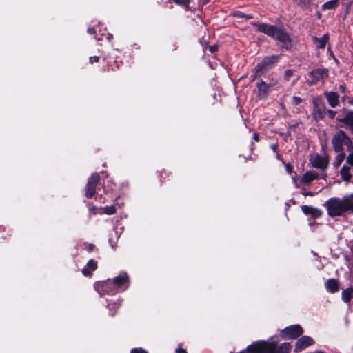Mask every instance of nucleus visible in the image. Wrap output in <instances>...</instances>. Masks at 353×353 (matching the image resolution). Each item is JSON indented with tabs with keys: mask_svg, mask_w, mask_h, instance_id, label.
Returning a JSON list of instances; mask_svg holds the SVG:
<instances>
[{
	"mask_svg": "<svg viewBox=\"0 0 353 353\" xmlns=\"http://www.w3.org/2000/svg\"><path fill=\"white\" fill-rule=\"evenodd\" d=\"M247 353H248V351L247 350Z\"/></svg>",
	"mask_w": 353,
	"mask_h": 353,
	"instance_id": "55",
	"label": "nucleus"
},
{
	"mask_svg": "<svg viewBox=\"0 0 353 353\" xmlns=\"http://www.w3.org/2000/svg\"><path fill=\"white\" fill-rule=\"evenodd\" d=\"M277 343L274 341H260L247 348L248 353H276Z\"/></svg>",
	"mask_w": 353,
	"mask_h": 353,
	"instance_id": "2",
	"label": "nucleus"
},
{
	"mask_svg": "<svg viewBox=\"0 0 353 353\" xmlns=\"http://www.w3.org/2000/svg\"><path fill=\"white\" fill-rule=\"evenodd\" d=\"M292 181H293L294 183H295V184L296 183V180L294 177H292Z\"/></svg>",
	"mask_w": 353,
	"mask_h": 353,
	"instance_id": "50",
	"label": "nucleus"
},
{
	"mask_svg": "<svg viewBox=\"0 0 353 353\" xmlns=\"http://www.w3.org/2000/svg\"><path fill=\"white\" fill-rule=\"evenodd\" d=\"M99 60V58L97 56H93V57H90V62L91 63H92L94 62H98Z\"/></svg>",
	"mask_w": 353,
	"mask_h": 353,
	"instance_id": "35",
	"label": "nucleus"
},
{
	"mask_svg": "<svg viewBox=\"0 0 353 353\" xmlns=\"http://www.w3.org/2000/svg\"><path fill=\"white\" fill-rule=\"evenodd\" d=\"M88 32L90 34H94L96 32V30L93 28H90L88 29Z\"/></svg>",
	"mask_w": 353,
	"mask_h": 353,
	"instance_id": "42",
	"label": "nucleus"
},
{
	"mask_svg": "<svg viewBox=\"0 0 353 353\" xmlns=\"http://www.w3.org/2000/svg\"><path fill=\"white\" fill-rule=\"evenodd\" d=\"M234 16L237 17H240V18H242V17H244L245 16V14L241 12H236L234 13Z\"/></svg>",
	"mask_w": 353,
	"mask_h": 353,
	"instance_id": "38",
	"label": "nucleus"
},
{
	"mask_svg": "<svg viewBox=\"0 0 353 353\" xmlns=\"http://www.w3.org/2000/svg\"><path fill=\"white\" fill-rule=\"evenodd\" d=\"M325 114V108H321V107L314 108L313 111V118L316 121H319L321 119Z\"/></svg>",
	"mask_w": 353,
	"mask_h": 353,
	"instance_id": "24",
	"label": "nucleus"
},
{
	"mask_svg": "<svg viewBox=\"0 0 353 353\" xmlns=\"http://www.w3.org/2000/svg\"><path fill=\"white\" fill-rule=\"evenodd\" d=\"M217 48H218V46H216V45L211 46L210 47V51L212 53H213V52H214L215 51H216V50H217Z\"/></svg>",
	"mask_w": 353,
	"mask_h": 353,
	"instance_id": "37",
	"label": "nucleus"
},
{
	"mask_svg": "<svg viewBox=\"0 0 353 353\" xmlns=\"http://www.w3.org/2000/svg\"><path fill=\"white\" fill-rule=\"evenodd\" d=\"M350 167L351 166L348 165L347 164H345L341 169V176L344 181H348L351 179L352 175L349 171Z\"/></svg>",
	"mask_w": 353,
	"mask_h": 353,
	"instance_id": "22",
	"label": "nucleus"
},
{
	"mask_svg": "<svg viewBox=\"0 0 353 353\" xmlns=\"http://www.w3.org/2000/svg\"><path fill=\"white\" fill-rule=\"evenodd\" d=\"M301 210L305 214L311 215L314 218L320 217L322 214L320 210L309 205L302 206Z\"/></svg>",
	"mask_w": 353,
	"mask_h": 353,
	"instance_id": "15",
	"label": "nucleus"
},
{
	"mask_svg": "<svg viewBox=\"0 0 353 353\" xmlns=\"http://www.w3.org/2000/svg\"><path fill=\"white\" fill-rule=\"evenodd\" d=\"M313 344H314V340L312 338L307 336H302L296 342L294 352H300Z\"/></svg>",
	"mask_w": 353,
	"mask_h": 353,
	"instance_id": "10",
	"label": "nucleus"
},
{
	"mask_svg": "<svg viewBox=\"0 0 353 353\" xmlns=\"http://www.w3.org/2000/svg\"><path fill=\"white\" fill-rule=\"evenodd\" d=\"M324 206L330 216H339L350 211L353 213V194L343 198L333 197L328 199Z\"/></svg>",
	"mask_w": 353,
	"mask_h": 353,
	"instance_id": "1",
	"label": "nucleus"
},
{
	"mask_svg": "<svg viewBox=\"0 0 353 353\" xmlns=\"http://www.w3.org/2000/svg\"><path fill=\"white\" fill-rule=\"evenodd\" d=\"M302 102V99L299 97H293L292 99V103L294 105H297Z\"/></svg>",
	"mask_w": 353,
	"mask_h": 353,
	"instance_id": "29",
	"label": "nucleus"
},
{
	"mask_svg": "<svg viewBox=\"0 0 353 353\" xmlns=\"http://www.w3.org/2000/svg\"><path fill=\"white\" fill-rule=\"evenodd\" d=\"M328 39H329L328 34H325L321 38L314 37L313 41L316 45L317 48L323 49L325 47V45L328 41Z\"/></svg>",
	"mask_w": 353,
	"mask_h": 353,
	"instance_id": "20",
	"label": "nucleus"
},
{
	"mask_svg": "<svg viewBox=\"0 0 353 353\" xmlns=\"http://www.w3.org/2000/svg\"><path fill=\"white\" fill-rule=\"evenodd\" d=\"M327 112L328 116L331 119H333L334 117L335 113H336L334 111L329 110H327Z\"/></svg>",
	"mask_w": 353,
	"mask_h": 353,
	"instance_id": "36",
	"label": "nucleus"
},
{
	"mask_svg": "<svg viewBox=\"0 0 353 353\" xmlns=\"http://www.w3.org/2000/svg\"><path fill=\"white\" fill-rule=\"evenodd\" d=\"M310 77L312 78L311 83H315L318 81L323 80L328 77V72L324 68H318L312 71L310 73Z\"/></svg>",
	"mask_w": 353,
	"mask_h": 353,
	"instance_id": "13",
	"label": "nucleus"
},
{
	"mask_svg": "<svg viewBox=\"0 0 353 353\" xmlns=\"http://www.w3.org/2000/svg\"><path fill=\"white\" fill-rule=\"evenodd\" d=\"M346 164L353 166V152L350 153L346 159Z\"/></svg>",
	"mask_w": 353,
	"mask_h": 353,
	"instance_id": "28",
	"label": "nucleus"
},
{
	"mask_svg": "<svg viewBox=\"0 0 353 353\" xmlns=\"http://www.w3.org/2000/svg\"><path fill=\"white\" fill-rule=\"evenodd\" d=\"M112 283L117 292L119 290H125L129 286V277L125 272H121L118 276L114 279Z\"/></svg>",
	"mask_w": 353,
	"mask_h": 353,
	"instance_id": "9",
	"label": "nucleus"
},
{
	"mask_svg": "<svg viewBox=\"0 0 353 353\" xmlns=\"http://www.w3.org/2000/svg\"><path fill=\"white\" fill-rule=\"evenodd\" d=\"M348 103L353 105V98L348 100Z\"/></svg>",
	"mask_w": 353,
	"mask_h": 353,
	"instance_id": "48",
	"label": "nucleus"
},
{
	"mask_svg": "<svg viewBox=\"0 0 353 353\" xmlns=\"http://www.w3.org/2000/svg\"><path fill=\"white\" fill-rule=\"evenodd\" d=\"M115 212H116V208L114 205L107 206L103 208V213L108 214V215L113 214L115 213Z\"/></svg>",
	"mask_w": 353,
	"mask_h": 353,
	"instance_id": "26",
	"label": "nucleus"
},
{
	"mask_svg": "<svg viewBox=\"0 0 353 353\" xmlns=\"http://www.w3.org/2000/svg\"><path fill=\"white\" fill-rule=\"evenodd\" d=\"M303 333L302 327L299 325H291L282 330L281 336L285 339H294L301 336Z\"/></svg>",
	"mask_w": 353,
	"mask_h": 353,
	"instance_id": "5",
	"label": "nucleus"
},
{
	"mask_svg": "<svg viewBox=\"0 0 353 353\" xmlns=\"http://www.w3.org/2000/svg\"><path fill=\"white\" fill-rule=\"evenodd\" d=\"M274 38L281 43V46L283 48L289 49L291 47V40L290 37L283 29L279 28Z\"/></svg>",
	"mask_w": 353,
	"mask_h": 353,
	"instance_id": "11",
	"label": "nucleus"
},
{
	"mask_svg": "<svg viewBox=\"0 0 353 353\" xmlns=\"http://www.w3.org/2000/svg\"><path fill=\"white\" fill-rule=\"evenodd\" d=\"M268 85H270V89L276 84V81L272 80Z\"/></svg>",
	"mask_w": 353,
	"mask_h": 353,
	"instance_id": "40",
	"label": "nucleus"
},
{
	"mask_svg": "<svg viewBox=\"0 0 353 353\" xmlns=\"http://www.w3.org/2000/svg\"><path fill=\"white\" fill-rule=\"evenodd\" d=\"M325 96L329 105L332 108H334L339 104V95L336 92H325Z\"/></svg>",
	"mask_w": 353,
	"mask_h": 353,
	"instance_id": "16",
	"label": "nucleus"
},
{
	"mask_svg": "<svg viewBox=\"0 0 353 353\" xmlns=\"http://www.w3.org/2000/svg\"><path fill=\"white\" fill-rule=\"evenodd\" d=\"M259 92H258V97L260 99H265L269 92L270 91V85H268L265 81H261L257 83L256 85Z\"/></svg>",
	"mask_w": 353,
	"mask_h": 353,
	"instance_id": "14",
	"label": "nucleus"
},
{
	"mask_svg": "<svg viewBox=\"0 0 353 353\" xmlns=\"http://www.w3.org/2000/svg\"><path fill=\"white\" fill-rule=\"evenodd\" d=\"M272 148L273 150H275V149H276V145H272Z\"/></svg>",
	"mask_w": 353,
	"mask_h": 353,
	"instance_id": "53",
	"label": "nucleus"
},
{
	"mask_svg": "<svg viewBox=\"0 0 353 353\" xmlns=\"http://www.w3.org/2000/svg\"><path fill=\"white\" fill-rule=\"evenodd\" d=\"M279 56H270L265 57L255 68V75L261 76L266 70L268 65L278 61Z\"/></svg>",
	"mask_w": 353,
	"mask_h": 353,
	"instance_id": "7",
	"label": "nucleus"
},
{
	"mask_svg": "<svg viewBox=\"0 0 353 353\" xmlns=\"http://www.w3.org/2000/svg\"><path fill=\"white\" fill-rule=\"evenodd\" d=\"M339 90L341 92L344 93L345 92V87L343 85L339 86Z\"/></svg>",
	"mask_w": 353,
	"mask_h": 353,
	"instance_id": "44",
	"label": "nucleus"
},
{
	"mask_svg": "<svg viewBox=\"0 0 353 353\" xmlns=\"http://www.w3.org/2000/svg\"><path fill=\"white\" fill-rule=\"evenodd\" d=\"M310 163L313 168L325 170L328 165L330 159L327 156H320L319 154H313L310 155Z\"/></svg>",
	"mask_w": 353,
	"mask_h": 353,
	"instance_id": "4",
	"label": "nucleus"
},
{
	"mask_svg": "<svg viewBox=\"0 0 353 353\" xmlns=\"http://www.w3.org/2000/svg\"><path fill=\"white\" fill-rule=\"evenodd\" d=\"M244 17L246 19H252V16L251 14H245Z\"/></svg>",
	"mask_w": 353,
	"mask_h": 353,
	"instance_id": "47",
	"label": "nucleus"
},
{
	"mask_svg": "<svg viewBox=\"0 0 353 353\" xmlns=\"http://www.w3.org/2000/svg\"><path fill=\"white\" fill-rule=\"evenodd\" d=\"M241 353H247V350L245 352H241Z\"/></svg>",
	"mask_w": 353,
	"mask_h": 353,
	"instance_id": "54",
	"label": "nucleus"
},
{
	"mask_svg": "<svg viewBox=\"0 0 353 353\" xmlns=\"http://www.w3.org/2000/svg\"><path fill=\"white\" fill-rule=\"evenodd\" d=\"M96 290L100 294H115L117 290L114 287L112 280H107L97 283L94 286Z\"/></svg>",
	"mask_w": 353,
	"mask_h": 353,
	"instance_id": "6",
	"label": "nucleus"
},
{
	"mask_svg": "<svg viewBox=\"0 0 353 353\" xmlns=\"http://www.w3.org/2000/svg\"><path fill=\"white\" fill-rule=\"evenodd\" d=\"M100 179L99 174L94 173L89 178L85 187V196L91 198L95 193L96 186Z\"/></svg>",
	"mask_w": 353,
	"mask_h": 353,
	"instance_id": "8",
	"label": "nucleus"
},
{
	"mask_svg": "<svg viewBox=\"0 0 353 353\" xmlns=\"http://www.w3.org/2000/svg\"><path fill=\"white\" fill-rule=\"evenodd\" d=\"M343 159H344V154L338 155L336 157V165H339Z\"/></svg>",
	"mask_w": 353,
	"mask_h": 353,
	"instance_id": "31",
	"label": "nucleus"
},
{
	"mask_svg": "<svg viewBox=\"0 0 353 353\" xmlns=\"http://www.w3.org/2000/svg\"><path fill=\"white\" fill-rule=\"evenodd\" d=\"M319 178V174L314 171H307L302 176L301 182L303 184H309L311 181Z\"/></svg>",
	"mask_w": 353,
	"mask_h": 353,
	"instance_id": "17",
	"label": "nucleus"
},
{
	"mask_svg": "<svg viewBox=\"0 0 353 353\" xmlns=\"http://www.w3.org/2000/svg\"><path fill=\"white\" fill-rule=\"evenodd\" d=\"M337 6H338V0H331V1L325 2L323 5L322 8L323 10H332V9H334L335 8H336Z\"/></svg>",
	"mask_w": 353,
	"mask_h": 353,
	"instance_id": "25",
	"label": "nucleus"
},
{
	"mask_svg": "<svg viewBox=\"0 0 353 353\" xmlns=\"http://www.w3.org/2000/svg\"><path fill=\"white\" fill-rule=\"evenodd\" d=\"M341 121L349 127L353 134V111L349 112Z\"/></svg>",
	"mask_w": 353,
	"mask_h": 353,
	"instance_id": "21",
	"label": "nucleus"
},
{
	"mask_svg": "<svg viewBox=\"0 0 353 353\" xmlns=\"http://www.w3.org/2000/svg\"><path fill=\"white\" fill-rule=\"evenodd\" d=\"M131 353H148V352L142 348H134L131 350Z\"/></svg>",
	"mask_w": 353,
	"mask_h": 353,
	"instance_id": "33",
	"label": "nucleus"
},
{
	"mask_svg": "<svg viewBox=\"0 0 353 353\" xmlns=\"http://www.w3.org/2000/svg\"><path fill=\"white\" fill-rule=\"evenodd\" d=\"M176 353H187L185 350L184 349H182V348H178L176 350Z\"/></svg>",
	"mask_w": 353,
	"mask_h": 353,
	"instance_id": "43",
	"label": "nucleus"
},
{
	"mask_svg": "<svg viewBox=\"0 0 353 353\" xmlns=\"http://www.w3.org/2000/svg\"><path fill=\"white\" fill-rule=\"evenodd\" d=\"M282 346H283L286 349H289L290 347L289 343H283V344H282Z\"/></svg>",
	"mask_w": 353,
	"mask_h": 353,
	"instance_id": "46",
	"label": "nucleus"
},
{
	"mask_svg": "<svg viewBox=\"0 0 353 353\" xmlns=\"http://www.w3.org/2000/svg\"><path fill=\"white\" fill-rule=\"evenodd\" d=\"M98 210H99V209H98L97 207H94V206H93V207H92V208H90V210H93V211H94V213H97H97H100V214H101V213H102V212H101V211L98 212ZM99 210H101V208H100Z\"/></svg>",
	"mask_w": 353,
	"mask_h": 353,
	"instance_id": "39",
	"label": "nucleus"
},
{
	"mask_svg": "<svg viewBox=\"0 0 353 353\" xmlns=\"http://www.w3.org/2000/svg\"><path fill=\"white\" fill-rule=\"evenodd\" d=\"M305 196H306V195L312 196L313 194H312V193H311V192H307V193L305 194Z\"/></svg>",
	"mask_w": 353,
	"mask_h": 353,
	"instance_id": "51",
	"label": "nucleus"
},
{
	"mask_svg": "<svg viewBox=\"0 0 353 353\" xmlns=\"http://www.w3.org/2000/svg\"><path fill=\"white\" fill-rule=\"evenodd\" d=\"M319 99L318 98H314L312 100V103L314 105V108L320 107L319 105Z\"/></svg>",
	"mask_w": 353,
	"mask_h": 353,
	"instance_id": "34",
	"label": "nucleus"
},
{
	"mask_svg": "<svg viewBox=\"0 0 353 353\" xmlns=\"http://www.w3.org/2000/svg\"><path fill=\"white\" fill-rule=\"evenodd\" d=\"M92 249H93V245H91V244H90V245H89V247H88V250H89V251H92Z\"/></svg>",
	"mask_w": 353,
	"mask_h": 353,
	"instance_id": "49",
	"label": "nucleus"
},
{
	"mask_svg": "<svg viewBox=\"0 0 353 353\" xmlns=\"http://www.w3.org/2000/svg\"><path fill=\"white\" fill-rule=\"evenodd\" d=\"M332 143L335 152H340L343 150V145L347 146L351 145V141L345 133L340 130L332 138Z\"/></svg>",
	"mask_w": 353,
	"mask_h": 353,
	"instance_id": "3",
	"label": "nucleus"
},
{
	"mask_svg": "<svg viewBox=\"0 0 353 353\" xmlns=\"http://www.w3.org/2000/svg\"><path fill=\"white\" fill-rule=\"evenodd\" d=\"M203 3L205 4V3H208L210 1V0H203Z\"/></svg>",
	"mask_w": 353,
	"mask_h": 353,
	"instance_id": "52",
	"label": "nucleus"
},
{
	"mask_svg": "<svg viewBox=\"0 0 353 353\" xmlns=\"http://www.w3.org/2000/svg\"><path fill=\"white\" fill-rule=\"evenodd\" d=\"M326 289L331 293H334L339 290V283L336 279H328L325 283Z\"/></svg>",
	"mask_w": 353,
	"mask_h": 353,
	"instance_id": "19",
	"label": "nucleus"
},
{
	"mask_svg": "<svg viewBox=\"0 0 353 353\" xmlns=\"http://www.w3.org/2000/svg\"><path fill=\"white\" fill-rule=\"evenodd\" d=\"M353 296V288H348L342 292V299L345 303H349Z\"/></svg>",
	"mask_w": 353,
	"mask_h": 353,
	"instance_id": "23",
	"label": "nucleus"
},
{
	"mask_svg": "<svg viewBox=\"0 0 353 353\" xmlns=\"http://www.w3.org/2000/svg\"><path fill=\"white\" fill-rule=\"evenodd\" d=\"M293 72L291 70H287L285 71L284 78L285 80H289L290 77L292 75Z\"/></svg>",
	"mask_w": 353,
	"mask_h": 353,
	"instance_id": "30",
	"label": "nucleus"
},
{
	"mask_svg": "<svg viewBox=\"0 0 353 353\" xmlns=\"http://www.w3.org/2000/svg\"><path fill=\"white\" fill-rule=\"evenodd\" d=\"M176 4L182 5L184 6H188L190 1V0H173Z\"/></svg>",
	"mask_w": 353,
	"mask_h": 353,
	"instance_id": "27",
	"label": "nucleus"
},
{
	"mask_svg": "<svg viewBox=\"0 0 353 353\" xmlns=\"http://www.w3.org/2000/svg\"><path fill=\"white\" fill-rule=\"evenodd\" d=\"M97 268V263L93 260L90 259L85 268L82 270V273L84 276H89L92 271H94Z\"/></svg>",
	"mask_w": 353,
	"mask_h": 353,
	"instance_id": "18",
	"label": "nucleus"
},
{
	"mask_svg": "<svg viewBox=\"0 0 353 353\" xmlns=\"http://www.w3.org/2000/svg\"><path fill=\"white\" fill-rule=\"evenodd\" d=\"M297 4L301 6H305L310 0H295Z\"/></svg>",
	"mask_w": 353,
	"mask_h": 353,
	"instance_id": "32",
	"label": "nucleus"
},
{
	"mask_svg": "<svg viewBox=\"0 0 353 353\" xmlns=\"http://www.w3.org/2000/svg\"><path fill=\"white\" fill-rule=\"evenodd\" d=\"M252 24L257 28L258 31L273 38L275 37L276 31L279 29L274 26L268 25L266 23H253Z\"/></svg>",
	"mask_w": 353,
	"mask_h": 353,
	"instance_id": "12",
	"label": "nucleus"
},
{
	"mask_svg": "<svg viewBox=\"0 0 353 353\" xmlns=\"http://www.w3.org/2000/svg\"><path fill=\"white\" fill-rule=\"evenodd\" d=\"M285 169H286V171L288 172V173H291L292 172V167L290 165L288 164L286 165L285 166Z\"/></svg>",
	"mask_w": 353,
	"mask_h": 353,
	"instance_id": "41",
	"label": "nucleus"
},
{
	"mask_svg": "<svg viewBox=\"0 0 353 353\" xmlns=\"http://www.w3.org/2000/svg\"><path fill=\"white\" fill-rule=\"evenodd\" d=\"M253 139H254L256 141H259V135H258L256 133L254 134V135H253Z\"/></svg>",
	"mask_w": 353,
	"mask_h": 353,
	"instance_id": "45",
	"label": "nucleus"
}]
</instances>
